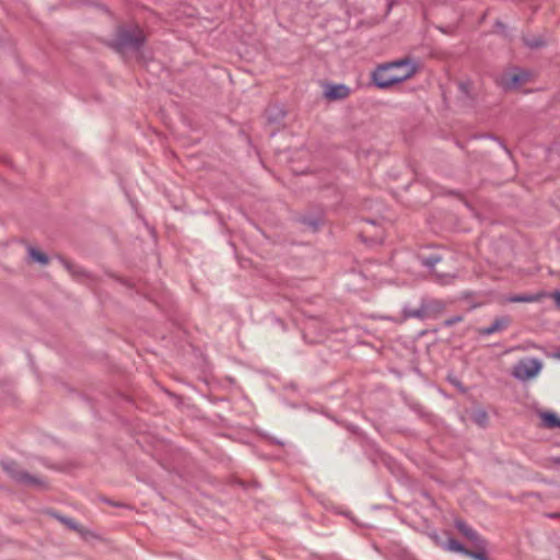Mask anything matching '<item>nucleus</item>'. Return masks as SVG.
Segmentation results:
<instances>
[{
  "label": "nucleus",
  "mask_w": 560,
  "mask_h": 560,
  "mask_svg": "<svg viewBox=\"0 0 560 560\" xmlns=\"http://www.w3.org/2000/svg\"><path fill=\"white\" fill-rule=\"evenodd\" d=\"M417 62L411 58L384 63L373 72V82L380 89H388L410 79L417 72Z\"/></svg>",
  "instance_id": "nucleus-1"
},
{
  "label": "nucleus",
  "mask_w": 560,
  "mask_h": 560,
  "mask_svg": "<svg viewBox=\"0 0 560 560\" xmlns=\"http://www.w3.org/2000/svg\"><path fill=\"white\" fill-rule=\"evenodd\" d=\"M145 42L143 31L137 26H120L117 28L114 48L119 52L138 50Z\"/></svg>",
  "instance_id": "nucleus-2"
},
{
  "label": "nucleus",
  "mask_w": 560,
  "mask_h": 560,
  "mask_svg": "<svg viewBox=\"0 0 560 560\" xmlns=\"http://www.w3.org/2000/svg\"><path fill=\"white\" fill-rule=\"evenodd\" d=\"M4 471L16 482L36 489H45L47 483L44 479L24 471L15 462H2Z\"/></svg>",
  "instance_id": "nucleus-3"
},
{
  "label": "nucleus",
  "mask_w": 560,
  "mask_h": 560,
  "mask_svg": "<svg viewBox=\"0 0 560 560\" xmlns=\"http://www.w3.org/2000/svg\"><path fill=\"white\" fill-rule=\"evenodd\" d=\"M542 363L536 358H524L516 362L511 371V375L521 381L527 382L535 378L541 371Z\"/></svg>",
  "instance_id": "nucleus-4"
},
{
  "label": "nucleus",
  "mask_w": 560,
  "mask_h": 560,
  "mask_svg": "<svg viewBox=\"0 0 560 560\" xmlns=\"http://www.w3.org/2000/svg\"><path fill=\"white\" fill-rule=\"evenodd\" d=\"M527 80V74L522 71L504 73L500 78V85L504 90H515Z\"/></svg>",
  "instance_id": "nucleus-5"
},
{
  "label": "nucleus",
  "mask_w": 560,
  "mask_h": 560,
  "mask_svg": "<svg viewBox=\"0 0 560 560\" xmlns=\"http://www.w3.org/2000/svg\"><path fill=\"white\" fill-rule=\"evenodd\" d=\"M457 529L467 537L477 549L486 548V541L475 532L471 527H469L465 522L457 521L456 522Z\"/></svg>",
  "instance_id": "nucleus-6"
},
{
  "label": "nucleus",
  "mask_w": 560,
  "mask_h": 560,
  "mask_svg": "<svg viewBox=\"0 0 560 560\" xmlns=\"http://www.w3.org/2000/svg\"><path fill=\"white\" fill-rule=\"evenodd\" d=\"M510 324H511L510 316H500V317H497L490 326L479 328L478 332L481 336H489V335L505 330L510 326Z\"/></svg>",
  "instance_id": "nucleus-7"
},
{
  "label": "nucleus",
  "mask_w": 560,
  "mask_h": 560,
  "mask_svg": "<svg viewBox=\"0 0 560 560\" xmlns=\"http://www.w3.org/2000/svg\"><path fill=\"white\" fill-rule=\"evenodd\" d=\"M350 89L345 84L328 85L324 92L327 100L337 101L348 97Z\"/></svg>",
  "instance_id": "nucleus-8"
},
{
  "label": "nucleus",
  "mask_w": 560,
  "mask_h": 560,
  "mask_svg": "<svg viewBox=\"0 0 560 560\" xmlns=\"http://www.w3.org/2000/svg\"><path fill=\"white\" fill-rule=\"evenodd\" d=\"M546 296H548L546 292H538L535 294H517L508 298V301L511 303H533L539 302Z\"/></svg>",
  "instance_id": "nucleus-9"
},
{
  "label": "nucleus",
  "mask_w": 560,
  "mask_h": 560,
  "mask_svg": "<svg viewBox=\"0 0 560 560\" xmlns=\"http://www.w3.org/2000/svg\"><path fill=\"white\" fill-rule=\"evenodd\" d=\"M63 525H66L68 528L75 530L79 533L83 538H88L89 536H93V534L84 528L83 526L79 525L75 521L69 517L65 516H56Z\"/></svg>",
  "instance_id": "nucleus-10"
},
{
  "label": "nucleus",
  "mask_w": 560,
  "mask_h": 560,
  "mask_svg": "<svg viewBox=\"0 0 560 560\" xmlns=\"http://www.w3.org/2000/svg\"><path fill=\"white\" fill-rule=\"evenodd\" d=\"M27 253H28V257L35 261V262H38L39 265H47L49 262V258L48 256L40 252L39 249L33 247V246H30L27 248Z\"/></svg>",
  "instance_id": "nucleus-11"
},
{
  "label": "nucleus",
  "mask_w": 560,
  "mask_h": 560,
  "mask_svg": "<svg viewBox=\"0 0 560 560\" xmlns=\"http://www.w3.org/2000/svg\"><path fill=\"white\" fill-rule=\"evenodd\" d=\"M446 548L450 550V551H454V552H460V553H464L466 555L467 553V550L462 544H459L457 540L455 539H450L446 544Z\"/></svg>",
  "instance_id": "nucleus-12"
},
{
  "label": "nucleus",
  "mask_w": 560,
  "mask_h": 560,
  "mask_svg": "<svg viewBox=\"0 0 560 560\" xmlns=\"http://www.w3.org/2000/svg\"><path fill=\"white\" fill-rule=\"evenodd\" d=\"M537 416L539 417L540 420H560L557 415L551 411V410H542V409H538L537 410Z\"/></svg>",
  "instance_id": "nucleus-13"
},
{
  "label": "nucleus",
  "mask_w": 560,
  "mask_h": 560,
  "mask_svg": "<svg viewBox=\"0 0 560 560\" xmlns=\"http://www.w3.org/2000/svg\"><path fill=\"white\" fill-rule=\"evenodd\" d=\"M485 549H478L477 551H470V550H467V553L466 556L475 559V560H488L487 559V555L485 552Z\"/></svg>",
  "instance_id": "nucleus-14"
},
{
  "label": "nucleus",
  "mask_w": 560,
  "mask_h": 560,
  "mask_svg": "<svg viewBox=\"0 0 560 560\" xmlns=\"http://www.w3.org/2000/svg\"><path fill=\"white\" fill-rule=\"evenodd\" d=\"M524 42L528 47H532V48H538L544 44L542 40L539 38H533V39L524 38Z\"/></svg>",
  "instance_id": "nucleus-15"
},
{
  "label": "nucleus",
  "mask_w": 560,
  "mask_h": 560,
  "mask_svg": "<svg viewBox=\"0 0 560 560\" xmlns=\"http://www.w3.org/2000/svg\"><path fill=\"white\" fill-rule=\"evenodd\" d=\"M61 262L62 265L69 270V272H71V275H73L74 277H78L79 275H81V272H79L74 266H72L69 261L65 260V259H61Z\"/></svg>",
  "instance_id": "nucleus-16"
},
{
  "label": "nucleus",
  "mask_w": 560,
  "mask_h": 560,
  "mask_svg": "<svg viewBox=\"0 0 560 560\" xmlns=\"http://www.w3.org/2000/svg\"><path fill=\"white\" fill-rule=\"evenodd\" d=\"M462 320H463V316L457 315V316H453V317H451V318H447V319L444 322V325H445V326H447V327H450V326H453V325H455V324H457V323H459V322H462Z\"/></svg>",
  "instance_id": "nucleus-17"
},
{
  "label": "nucleus",
  "mask_w": 560,
  "mask_h": 560,
  "mask_svg": "<svg viewBox=\"0 0 560 560\" xmlns=\"http://www.w3.org/2000/svg\"><path fill=\"white\" fill-rule=\"evenodd\" d=\"M407 315L409 317L422 318L423 315H424V311L423 310H416V311L409 312Z\"/></svg>",
  "instance_id": "nucleus-18"
},
{
  "label": "nucleus",
  "mask_w": 560,
  "mask_h": 560,
  "mask_svg": "<svg viewBox=\"0 0 560 560\" xmlns=\"http://www.w3.org/2000/svg\"><path fill=\"white\" fill-rule=\"evenodd\" d=\"M541 424L547 429H560V422H541Z\"/></svg>",
  "instance_id": "nucleus-19"
},
{
  "label": "nucleus",
  "mask_w": 560,
  "mask_h": 560,
  "mask_svg": "<svg viewBox=\"0 0 560 560\" xmlns=\"http://www.w3.org/2000/svg\"><path fill=\"white\" fill-rule=\"evenodd\" d=\"M439 261H440V258L436 257V256H433V257H430V258H428L425 260V265L432 267V266H434Z\"/></svg>",
  "instance_id": "nucleus-20"
},
{
  "label": "nucleus",
  "mask_w": 560,
  "mask_h": 560,
  "mask_svg": "<svg viewBox=\"0 0 560 560\" xmlns=\"http://www.w3.org/2000/svg\"><path fill=\"white\" fill-rule=\"evenodd\" d=\"M551 296L553 298V300L556 301V303L558 305H560V291H555Z\"/></svg>",
  "instance_id": "nucleus-21"
},
{
  "label": "nucleus",
  "mask_w": 560,
  "mask_h": 560,
  "mask_svg": "<svg viewBox=\"0 0 560 560\" xmlns=\"http://www.w3.org/2000/svg\"><path fill=\"white\" fill-rule=\"evenodd\" d=\"M452 383H453L456 387H458L462 392H464V388L462 387V385H460V383H459V382H457V381H452Z\"/></svg>",
  "instance_id": "nucleus-22"
},
{
  "label": "nucleus",
  "mask_w": 560,
  "mask_h": 560,
  "mask_svg": "<svg viewBox=\"0 0 560 560\" xmlns=\"http://www.w3.org/2000/svg\"><path fill=\"white\" fill-rule=\"evenodd\" d=\"M551 460L552 463L560 465V457H555Z\"/></svg>",
  "instance_id": "nucleus-23"
},
{
  "label": "nucleus",
  "mask_w": 560,
  "mask_h": 560,
  "mask_svg": "<svg viewBox=\"0 0 560 560\" xmlns=\"http://www.w3.org/2000/svg\"><path fill=\"white\" fill-rule=\"evenodd\" d=\"M552 357L560 360V351L552 353Z\"/></svg>",
  "instance_id": "nucleus-24"
}]
</instances>
